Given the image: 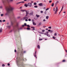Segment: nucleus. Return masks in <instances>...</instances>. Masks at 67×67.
Wrapping results in <instances>:
<instances>
[{
	"instance_id": "59",
	"label": "nucleus",
	"mask_w": 67,
	"mask_h": 67,
	"mask_svg": "<svg viewBox=\"0 0 67 67\" xmlns=\"http://www.w3.org/2000/svg\"><path fill=\"white\" fill-rule=\"evenodd\" d=\"M12 32V30H10V32Z\"/></svg>"
},
{
	"instance_id": "39",
	"label": "nucleus",
	"mask_w": 67,
	"mask_h": 67,
	"mask_svg": "<svg viewBox=\"0 0 67 67\" xmlns=\"http://www.w3.org/2000/svg\"><path fill=\"white\" fill-rule=\"evenodd\" d=\"M46 13H47L46 11H45L44 12L45 14H46Z\"/></svg>"
},
{
	"instance_id": "51",
	"label": "nucleus",
	"mask_w": 67,
	"mask_h": 67,
	"mask_svg": "<svg viewBox=\"0 0 67 67\" xmlns=\"http://www.w3.org/2000/svg\"><path fill=\"white\" fill-rule=\"evenodd\" d=\"M20 18V16H18L17 17L18 19H19Z\"/></svg>"
},
{
	"instance_id": "48",
	"label": "nucleus",
	"mask_w": 67,
	"mask_h": 67,
	"mask_svg": "<svg viewBox=\"0 0 67 67\" xmlns=\"http://www.w3.org/2000/svg\"><path fill=\"white\" fill-rule=\"evenodd\" d=\"M43 22H45V21H46V20H45V19H44L43 20Z\"/></svg>"
},
{
	"instance_id": "42",
	"label": "nucleus",
	"mask_w": 67,
	"mask_h": 67,
	"mask_svg": "<svg viewBox=\"0 0 67 67\" xmlns=\"http://www.w3.org/2000/svg\"><path fill=\"white\" fill-rule=\"evenodd\" d=\"M28 21H31V19H28Z\"/></svg>"
},
{
	"instance_id": "32",
	"label": "nucleus",
	"mask_w": 67,
	"mask_h": 67,
	"mask_svg": "<svg viewBox=\"0 0 67 67\" xmlns=\"http://www.w3.org/2000/svg\"><path fill=\"white\" fill-rule=\"evenodd\" d=\"M2 67H4V66H5V65H4V64H3L2 65Z\"/></svg>"
},
{
	"instance_id": "19",
	"label": "nucleus",
	"mask_w": 67,
	"mask_h": 67,
	"mask_svg": "<svg viewBox=\"0 0 67 67\" xmlns=\"http://www.w3.org/2000/svg\"><path fill=\"white\" fill-rule=\"evenodd\" d=\"M37 47L38 49H40V46L39 45H38L37 46Z\"/></svg>"
},
{
	"instance_id": "29",
	"label": "nucleus",
	"mask_w": 67,
	"mask_h": 67,
	"mask_svg": "<svg viewBox=\"0 0 67 67\" xmlns=\"http://www.w3.org/2000/svg\"><path fill=\"white\" fill-rule=\"evenodd\" d=\"M37 5H36V6H35L34 7V8H37Z\"/></svg>"
},
{
	"instance_id": "64",
	"label": "nucleus",
	"mask_w": 67,
	"mask_h": 67,
	"mask_svg": "<svg viewBox=\"0 0 67 67\" xmlns=\"http://www.w3.org/2000/svg\"><path fill=\"white\" fill-rule=\"evenodd\" d=\"M36 51H35V54H36Z\"/></svg>"
},
{
	"instance_id": "45",
	"label": "nucleus",
	"mask_w": 67,
	"mask_h": 67,
	"mask_svg": "<svg viewBox=\"0 0 67 67\" xmlns=\"http://www.w3.org/2000/svg\"><path fill=\"white\" fill-rule=\"evenodd\" d=\"M44 35H47V33H44Z\"/></svg>"
},
{
	"instance_id": "62",
	"label": "nucleus",
	"mask_w": 67,
	"mask_h": 67,
	"mask_svg": "<svg viewBox=\"0 0 67 67\" xmlns=\"http://www.w3.org/2000/svg\"><path fill=\"white\" fill-rule=\"evenodd\" d=\"M2 8V6H1L0 7V8L1 9V8Z\"/></svg>"
},
{
	"instance_id": "16",
	"label": "nucleus",
	"mask_w": 67,
	"mask_h": 67,
	"mask_svg": "<svg viewBox=\"0 0 67 67\" xmlns=\"http://www.w3.org/2000/svg\"><path fill=\"white\" fill-rule=\"evenodd\" d=\"M33 23V24L34 25H36V23H35L34 22V23Z\"/></svg>"
},
{
	"instance_id": "9",
	"label": "nucleus",
	"mask_w": 67,
	"mask_h": 67,
	"mask_svg": "<svg viewBox=\"0 0 67 67\" xmlns=\"http://www.w3.org/2000/svg\"><path fill=\"white\" fill-rule=\"evenodd\" d=\"M39 6H43V3H40L38 4Z\"/></svg>"
},
{
	"instance_id": "26",
	"label": "nucleus",
	"mask_w": 67,
	"mask_h": 67,
	"mask_svg": "<svg viewBox=\"0 0 67 67\" xmlns=\"http://www.w3.org/2000/svg\"><path fill=\"white\" fill-rule=\"evenodd\" d=\"M53 38V39H54V40H55V37L53 36L52 37Z\"/></svg>"
},
{
	"instance_id": "35",
	"label": "nucleus",
	"mask_w": 67,
	"mask_h": 67,
	"mask_svg": "<svg viewBox=\"0 0 67 67\" xmlns=\"http://www.w3.org/2000/svg\"><path fill=\"white\" fill-rule=\"evenodd\" d=\"M55 8H54L53 9V11L55 12Z\"/></svg>"
},
{
	"instance_id": "18",
	"label": "nucleus",
	"mask_w": 67,
	"mask_h": 67,
	"mask_svg": "<svg viewBox=\"0 0 67 67\" xmlns=\"http://www.w3.org/2000/svg\"><path fill=\"white\" fill-rule=\"evenodd\" d=\"M36 16H37V18H39V17L40 16V15H38L37 14L36 15Z\"/></svg>"
},
{
	"instance_id": "8",
	"label": "nucleus",
	"mask_w": 67,
	"mask_h": 67,
	"mask_svg": "<svg viewBox=\"0 0 67 67\" xmlns=\"http://www.w3.org/2000/svg\"><path fill=\"white\" fill-rule=\"evenodd\" d=\"M24 3V1H22V2H18V3H17V4H19V3Z\"/></svg>"
},
{
	"instance_id": "24",
	"label": "nucleus",
	"mask_w": 67,
	"mask_h": 67,
	"mask_svg": "<svg viewBox=\"0 0 67 67\" xmlns=\"http://www.w3.org/2000/svg\"><path fill=\"white\" fill-rule=\"evenodd\" d=\"M57 35V33H55L54 34V36H56Z\"/></svg>"
},
{
	"instance_id": "15",
	"label": "nucleus",
	"mask_w": 67,
	"mask_h": 67,
	"mask_svg": "<svg viewBox=\"0 0 67 67\" xmlns=\"http://www.w3.org/2000/svg\"><path fill=\"white\" fill-rule=\"evenodd\" d=\"M7 27L9 29H10L11 28V26H7Z\"/></svg>"
},
{
	"instance_id": "43",
	"label": "nucleus",
	"mask_w": 67,
	"mask_h": 67,
	"mask_svg": "<svg viewBox=\"0 0 67 67\" xmlns=\"http://www.w3.org/2000/svg\"><path fill=\"white\" fill-rule=\"evenodd\" d=\"M65 60H64L62 61V62H65Z\"/></svg>"
},
{
	"instance_id": "53",
	"label": "nucleus",
	"mask_w": 67,
	"mask_h": 67,
	"mask_svg": "<svg viewBox=\"0 0 67 67\" xmlns=\"http://www.w3.org/2000/svg\"><path fill=\"white\" fill-rule=\"evenodd\" d=\"M31 3H33V1H31Z\"/></svg>"
},
{
	"instance_id": "52",
	"label": "nucleus",
	"mask_w": 67,
	"mask_h": 67,
	"mask_svg": "<svg viewBox=\"0 0 67 67\" xmlns=\"http://www.w3.org/2000/svg\"><path fill=\"white\" fill-rule=\"evenodd\" d=\"M51 30H49L48 31V32H51Z\"/></svg>"
},
{
	"instance_id": "13",
	"label": "nucleus",
	"mask_w": 67,
	"mask_h": 67,
	"mask_svg": "<svg viewBox=\"0 0 67 67\" xmlns=\"http://www.w3.org/2000/svg\"><path fill=\"white\" fill-rule=\"evenodd\" d=\"M26 10H24V9H21V11H22V12H24V11H25Z\"/></svg>"
},
{
	"instance_id": "46",
	"label": "nucleus",
	"mask_w": 67,
	"mask_h": 67,
	"mask_svg": "<svg viewBox=\"0 0 67 67\" xmlns=\"http://www.w3.org/2000/svg\"><path fill=\"white\" fill-rule=\"evenodd\" d=\"M40 12L41 13H43V11H41Z\"/></svg>"
},
{
	"instance_id": "21",
	"label": "nucleus",
	"mask_w": 67,
	"mask_h": 67,
	"mask_svg": "<svg viewBox=\"0 0 67 67\" xmlns=\"http://www.w3.org/2000/svg\"><path fill=\"white\" fill-rule=\"evenodd\" d=\"M46 19H48V18H49V16H46Z\"/></svg>"
},
{
	"instance_id": "31",
	"label": "nucleus",
	"mask_w": 67,
	"mask_h": 67,
	"mask_svg": "<svg viewBox=\"0 0 67 67\" xmlns=\"http://www.w3.org/2000/svg\"><path fill=\"white\" fill-rule=\"evenodd\" d=\"M49 8H47V9H46V11H47V10H49Z\"/></svg>"
},
{
	"instance_id": "20",
	"label": "nucleus",
	"mask_w": 67,
	"mask_h": 67,
	"mask_svg": "<svg viewBox=\"0 0 67 67\" xmlns=\"http://www.w3.org/2000/svg\"><path fill=\"white\" fill-rule=\"evenodd\" d=\"M63 8H64V5H63L62 7V8L61 11H62L63 10Z\"/></svg>"
},
{
	"instance_id": "6",
	"label": "nucleus",
	"mask_w": 67,
	"mask_h": 67,
	"mask_svg": "<svg viewBox=\"0 0 67 67\" xmlns=\"http://www.w3.org/2000/svg\"><path fill=\"white\" fill-rule=\"evenodd\" d=\"M23 19V20H25V19H28L29 18L28 17L25 16L24 17Z\"/></svg>"
},
{
	"instance_id": "14",
	"label": "nucleus",
	"mask_w": 67,
	"mask_h": 67,
	"mask_svg": "<svg viewBox=\"0 0 67 67\" xmlns=\"http://www.w3.org/2000/svg\"><path fill=\"white\" fill-rule=\"evenodd\" d=\"M59 2H58V1H57L56 2L55 4V6H56V5H57V4Z\"/></svg>"
},
{
	"instance_id": "22",
	"label": "nucleus",
	"mask_w": 67,
	"mask_h": 67,
	"mask_svg": "<svg viewBox=\"0 0 67 67\" xmlns=\"http://www.w3.org/2000/svg\"><path fill=\"white\" fill-rule=\"evenodd\" d=\"M47 36L48 37H50V35L49 34H47Z\"/></svg>"
},
{
	"instance_id": "54",
	"label": "nucleus",
	"mask_w": 67,
	"mask_h": 67,
	"mask_svg": "<svg viewBox=\"0 0 67 67\" xmlns=\"http://www.w3.org/2000/svg\"><path fill=\"white\" fill-rule=\"evenodd\" d=\"M13 0H10V1H11V2H12Z\"/></svg>"
},
{
	"instance_id": "63",
	"label": "nucleus",
	"mask_w": 67,
	"mask_h": 67,
	"mask_svg": "<svg viewBox=\"0 0 67 67\" xmlns=\"http://www.w3.org/2000/svg\"><path fill=\"white\" fill-rule=\"evenodd\" d=\"M0 22H2V21L1 20H0Z\"/></svg>"
},
{
	"instance_id": "27",
	"label": "nucleus",
	"mask_w": 67,
	"mask_h": 67,
	"mask_svg": "<svg viewBox=\"0 0 67 67\" xmlns=\"http://www.w3.org/2000/svg\"><path fill=\"white\" fill-rule=\"evenodd\" d=\"M34 19L35 20H37V17H35V18H34Z\"/></svg>"
},
{
	"instance_id": "44",
	"label": "nucleus",
	"mask_w": 67,
	"mask_h": 67,
	"mask_svg": "<svg viewBox=\"0 0 67 67\" xmlns=\"http://www.w3.org/2000/svg\"><path fill=\"white\" fill-rule=\"evenodd\" d=\"M52 1H49V3H51V2H52Z\"/></svg>"
},
{
	"instance_id": "7",
	"label": "nucleus",
	"mask_w": 67,
	"mask_h": 67,
	"mask_svg": "<svg viewBox=\"0 0 67 67\" xmlns=\"http://www.w3.org/2000/svg\"><path fill=\"white\" fill-rule=\"evenodd\" d=\"M33 12H32L31 13H30L29 14V15H33Z\"/></svg>"
},
{
	"instance_id": "12",
	"label": "nucleus",
	"mask_w": 67,
	"mask_h": 67,
	"mask_svg": "<svg viewBox=\"0 0 67 67\" xmlns=\"http://www.w3.org/2000/svg\"><path fill=\"white\" fill-rule=\"evenodd\" d=\"M26 29L27 30H30L31 28L28 27L26 28Z\"/></svg>"
},
{
	"instance_id": "30",
	"label": "nucleus",
	"mask_w": 67,
	"mask_h": 67,
	"mask_svg": "<svg viewBox=\"0 0 67 67\" xmlns=\"http://www.w3.org/2000/svg\"><path fill=\"white\" fill-rule=\"evenodd\" d=\"M24 26H26L27 25H26V24L25 23L24 24Z\"/></svg>"
},
{
	"instance_id": "1",
	"label": "nucleus",
	"mask_w": 67,
	"mask_h": 67,
	"mask_svg": "<svg viewBox=\"0 0 67 67\" xmlns=\"http://www.w3.org/2000/svg\"><path fill=\"white\" fill-rule=\"evenodd\" d=\"M5 9L7 12L5 14L6 15H8L9 14V13H10V12L11 11H12V10H14V8L11 7L10 6L8 7H5Z\"/></svg>"
},
{
	"instance_id": "47",
	"label": "nucleus",
	"mask_w": 67,
	"mask_h": 67,
	"mask_svg": "<svg viewBox=\"0 0 67 67\" xmlns=\"http://www.w3.org/2000/svg\"><path fill=\"white\" fill-rule=\"evenodd\" d=\"M42 39H39V41H42Z\"/></svg>"
},
{
	"instance_id": "50",
	"label": "nucleus",
	"mask_w": 67,
	"mask_h": 67,
	"mask_svg": "<svg viewBox=\"0 0 67 67\" xmlns=\"http://www.w3.org/2000/svg\"><path fill=\"white\" fill-rule=\"evenodd\" d=\"M8 66H10V63H8L7 64Z\"/></svg>"
},
{
	"instance_id": "40",
	"label": "nucleus",
	"mask_w": 67,
	"mask_h": 67,
	"mask_svg": "<svg viewBox=\"0 0 67 67\" xmlns=\"http://www.w3.org/2000/svg\"><path fill=\"white\" fill-rule=\"evenodd\" d=\"M3 14H1V16H3Z\"/></svg>"
},
{
	"instance_id": "33",
	"label": "nucleus",
	"mask_w": 67,
	"mask_h": 67,
	"mask_svg": "<svg viewBox=\"0 0 67 67\" xmlns=\"http://www.w3.org/2000/svg\"><path fill=\"white\" fill-rule=\"evenodd\" d=\"M27 27H30V26L29 25H27Z\"/></svg>"
},
{
	"instance_id": "56",
	"label": "nucleus",
	"mask_w": 67,
	"mask_h": 67,
	"mask_svg": "<svg viewBox=\"0 0 67 67\" xmlns=\"http://www.w3.org/2000/svg\"><path fill=\"white\" fill-rule=\"evenodd\" d=\"M14 52H16V50L15 49Z\"/></svg>"
},
{
	"instance_id": "61",
	"label": "nucleus",
	"mask_w": 67,
	"mask_h": 67,
	"mask_svg": "<svg viewBox=\"0 0 67 67\" xmlns=\"http://www.w3.org/2000/svg\"><path fill=\"white\" fill-rule=\"evenodd\" d=\"M46 33H47V34H48V31H47L46 32Z\"/></svg>"
},
{
	"instance_id": "37",
	"label": "nucleus",
	"mask_w": 67,
	"mask_h": 67,
	"mask_svg": "<svg viewBox=\"0 0 67 67\" xmlns=\"http://www.w3.org/2000/svg\"><path fill=\"white\" fill-rule=\"evenodd\" d=\"M31 28H32V29H35V27H31Z\"/></svg>"
},
{
	"instance_id": "28",
	"label": "nucleus",
	"mask_w": 67,
	"mask_h": 67,
	"mask_svg": "<svg viewBox=\"0 0 67 67\" xmlns=\"http://www.w3.org/2000/svg\"><path fill=\"white\" fill-rule=\"evenodd\" d=\"M36 4H37L36 2H35L34 3V5H36Z\"/></svg>"
},
{
	"instance_id": "4",
	"label": "nucleus",
	"mask_w": 67,
	"mask_h": 67,
	"mask_svg": "<svg viewBox=\"0 0 67 67\" xmlns=\"http://www.w3.org/2000/svg\"><path fill=\"white\" fill-rule=\"evenodd\" d=\"M22 27H21L19 28H18L16 30V31H18V32H19L20 31V30H22Z\"/></svg>"
},
{
	"instance_id": "3",
	"label": "nucleus",
	"mask_w": 67,
	"mask_h": 67,
	"mask_svg": "<svg viewBox=\"0 0 67 67\" xmlns=\"http://www.w3.org/2000/svg\"><path fill=\"white\" fill-rule=\"evenodd\" d=\"M58 11V7H56L55 11V12L54 14H57V12Z\"/></svg>"
},
{
	"instance_id": "5",
	"label": "nucleus",
	"mask_w": 67,
	"mask_h": 67,
	"mask_svg": "<svg viewBox=\"0 0 67 67\" xmlns=\"http://www.w3.org/2000/svg\"><path fill=\"white\" fill-rule=\"evenodd\" d=\"M28 6L30 7H32V4L31 3H28Z\"/></svg>"
},
{
	"instance_id": "11",
	"label": "nucleus",
	"mask_w": 67,
	"mask_h": 67,
	"mask_svg": "<svg viewBox=\"0 0 67 67\" xmlns=\"http://www.w3.org/2000/svg\"><path fill=\"white\" fill-rule=\"evenodd\" d=\"M41 24H42V23L41 22H40L38 25V26H40V25H41Z\"/></svg>"
},
{
	"instance_id": "55",
	"label": "nucleus",
	"mask_w": 67,
	"mask_h": 67,
	"mask_svg": "<svg viewBox=\"0 0 67 67\" xmlns=\"http://www.w3.org/2000/svg\"><path fill=\"white\" fill-rule=\"evenodd\" d=\"M5 20H4L2 21L3 22H5Z\"/></svg>"
},
{
	"instance_id": "58",
	"label": "nucleus",
	"mask_w": 67,
	"mask_h": 67,
	"mask_svg": "<svg viewBox=\"0 0 67 67\" xmlns=\"http://www.w3.org/2000/svg\"><path fill=\"white\" fill-rule=\"evenodd\" d=\"M32 30H33L34 31H35V28H33V29H32Z\"/></svg>"
},
{
	"instance_id": "34",
	"label": "nucleus",
	"mask_w": 67,
	"mask_h": 67,
	"mask_svg": "<svg viewBox=\"0 0 67 67\" xmlns=\"http://www.w3.org/2000/svg\"><path fill=\"white\" fill-rule=\"evenodd\" d=\"M34 56L36 58H37V57H36V55L35 54Z\"/></svg>"
},
{
	"instance_id": "38",
	"label": "nucleus",
	"mask_w": 67,
	"mask_h": 67,
	"mask_svg": "<svg viewBox=\"0 0 67 67\" xmlns=\"http://www.w3.org/2000/svg\"><path fill=\"white\" fill-rule=\"evenodd\" d=\"M50 33H53V30H51L50 32Z\"/></svg>"
},
{
	"instance_id": "36",
	"label": "nucleus",
	"mask_w": 67,
	"mask_h": 67,
	"mask_svg": "<svg viewBox=\"0 0 67 67\" xmlns=\"http://www.w3.org/2000/svg\"><path fill=\"white\" fill-rule=\"evenodd\" d=\"M48 29H51L52 28V27H51V26H50V27H48Z\"/></svg>"
},
{
	"instance_id": "57",
	"label": "nucleus",
	"mask_w": 67,
	"mask_h": 67,
	"mask_svg": "<svg viewBox=\"0 0 67 67\" xmlns=\"http://www.w3.org/2000/svg\"><path fill=\"white\" fill-rule=\"evenodd\" d=\"M42 32H44L45 31V30H43L42 31Z\"/></svg>"
},
{
	"instance_id": "10",
	"label": "nucleus",
	"mask_w": 67,
	"mask_h": 67,
	"mask_svg": "<svg viewBox=\"0 0 67 67\" xmlns=\"http://www.w3.org/2000/svg\"><path fill=\"white\" fill-rule=\"evenodd\" d=\"M2 28H1L0 29V33H2Z\"/></svg>"
},
{
	"instance_id": "41",
	"label": "nucleus",
	"mask_w": 67,
	"mask_h": 67,
	"mask_svg": "<svg viewBox=\"0 0 67 67\" xmlns=\"http://www.w3.org/2000/svg\"><path fill=\"white\" fill-rule=\"evenodd\" d=\"M11 25H13V23H12V22H11Z\"/></svg>"
},
{
	"instance_id": "2",
	"label": "nucleus",
	"mask_w": 67,
	"mask_h": 67,
	"mask_svg": "<svg viewBox=\"0 0 67 67\" xmlns=\"http://www.w3.org/2000/svg\"><path fill=\"white\" fill-rule=\"evenodd\" d=\"M25 12H26V14L25 15L26 16H28V17H29V16L27 15H28L29 14V11L28 10L27 11L26 10L25 11Z\"/></svg>"
},
{
	"instance_id": "17",
	"label": "nucleus",
	"mask_w": 67,
	"mask_h": 67,
	"mask_svg": "<svg viewBox=\"0 0 67 67\" xmlns=\"http://www.w3.org/2000/svg\"><path fill=\"white\" fill-rule=\"evenodd\" d=\"M24 6H25V7H27V6H28V4H25Z\"/></svg>"
},
{
	"instance_id": "60",
	"label": "nucleus",
	"mask_w": 67,
	"mask_h": 67,
	"mask_svg": "<svg viewBox=\"0 0 67 67\" xmlns=\"http://www.w3.org/2000/svg\"><path fill=\"white\" fill-rule=\"evenodd\" d=\"M28 21V20H27V19H26L25 20V21Z\"/></svg>"
},
{
	"instance_id": "49",
	"label": "nucleus",
	"mask_w": 67,
	"mask_h": 67,
	"mask_svg": "<svg viewBox=\"0 0 67 67\" xmlns=\"http://www.w3.org/2000/svg\"><path fill=\"white\" fill-rule=\"evenodd\" d=\"M2 2L3 3H4V1H3Z\"/></svg>"
},
{
	"instance_id": "25",
	"label": "nucleus",
	"mask_w": 67,
	"mask_h": 67,
	"mask_svg": "<svg viewBox=\"0 0 67 67\" xmlns=\"http://www.w3.org/2000/svg\"><path fill=\"white\" fill-rule=\"evenodd\" d=\"M32 23H33L34 22V19H33L32 20Z\"/></svg>"
},
{
	"instance_id": "23",
	"label": "nucleus",
	"mask_w": 67,
	"mask_h": 67,
	"mask_svg": "<svg viewBox=\"0 0 67 67\" xmlns=\"http://www.w3.org/2000/svg\"><path fill=\"white\" fill-rule=\"evenodd\" d=\"M54 3H53L52 4V5H51L52 7H54Z\"/></svg>"
}]
</instances>
